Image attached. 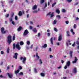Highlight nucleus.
<instances>
[{
  "mask_svg": "<svg viewBox=\"0 0 79 79\" xmlns=\"http://www.w3.org/2000/svg\"><path fill=\"white\" fill-rule=\"evenodd\" d=\"M15 19L16 21H17L18 20V16H15Z\"/></svg>",
  "mask_w": 79,
  "mask_h": 79,
  "instance_id": "nucleus-37",
  "label": "nucleus"
},
{
  "mask_svg": "<svg viewBox=\"0 0 79 79\" xmlns=\"http://www.w3.org/2000/svg\"><path fill=\"white\" fill-rule=\"evenodd\" d=\"M33 28V27L32 26L30 27V29H32Z\"/></svg>",
  "mask_w": 79,
  "mask_h": 79,
  "instance_id": "nucleus-62",
  "label": "nucleus"
},
{
  "mask_svg": "<svg viewBox=\"0 0 79 79\" xmlns=\"http://www.w3.org/2000/svg\"><path fill=\"white\" fill-rule=\"evenodd\" d=\"M19 75H23V73L21 72L20 73H19Z\"/></svg>",
  "mask_w": 79,
  "mask_h": 79,
  "instance_id": "nucleus-46",
  "label": "nucleus"
},
{
  "mask_svg": "<svg viewBox=\"0 0 79 79\" xmlns=\"http://www.w3.org/2000/svg\"><path fill=\"white\" fill-rule=\"evenodd\" d=\"M78 60V59L77 58L76 56L75 57L74 60L72 62V63L73 64H74V63H76L77 62V61Z\"/></svg>",
  "mask_w": 79,
  "mask_h": 79,
  "instance_id": "nucleus-6",
  "label": "nucleus"
},
{
  "mask_svg": "<svg viewBox=\"0 0 79 79\" xmlns=\"http://www.w3.org/2000/svg\"><path fill=\"white\" fill-rule=\"evenodd\" d=\"M65 23L66 24H69V22L68 21H66Z\"/></svg>",
  "mask_w": 79,
  "mask_h": 79,
  "instance_id": "nucleus-54",
  "label": "nucleus"
},
{
  "mask_svg": "<svg viewBox=\"0 0 79 79\" xmlns=\"http://www.w3.org/2000/svg\"><path fill=\"white\" fill-rule=\"evenodd\" d=\"M62 39L61 36V35H60L58 38V40L59 41H61Z\"/></svg>",
  "mask_w": 79,
  "mask_h": 79,
  "instance_id": "nucleus-16",
  "label": "nucleus"
},
{
  "mask_svg": "<svg viewBox=\"0 0 79 79\" xmlns=\"http://www.w3.org/2000/svg\"><path fill=\"white\" fill-rule=\"evenodd\" d=\"M30 41L28 40L27 42V44L28 45H30Z\"/></svg>",
  "mask_w": 79,
  "mask_h": 79,
  "instance_id": "nucleus-29",
  "label": "nucleus"
},
{
  "mask_svg": "<svg viewBox=\"0 0 79 79\" xmlns=\"http://www.w3.org/2000/svg\"><path fill=\"white\" fill-rule=\"evenodd\" d=\"M34 71L35 73H37V70L36 69H34Z\"/></svg>",
  "mask_w": 79,
  "mask_h": 79,
  "instance_id": "nucleus-53",
  "label": "nucleus"
},
{
  "mask_svg": "<svg viewBox=\"0 0 79 79\" xmlns=\"http://www.w3.org/2000/svg\"><path fill=\"white\" fill-rule=\"evenodd\" d=\"M54 12H52V13L51 14V18H52V17H53L54 16Z\"/></svg>",
  "mask_w": 79,
  "mask_h": 79,
  "instance_id": "nucleus-31",
  "label": "nucleus"
},
{
  "mask_svg": "<svg viewBox=\"0 0 79 79\" xmlns=\"http://www.w3.org/2000/svg\"><path fill=\"white\" fill-rule=\"evenodd\" d=\"M48 51L50 52H52V48H49L48 49Z\"/></svg>",
  "mask_w": 79,
  "mask_h": 79,
  "instance_id": "nucleus-45",
  "label": "nucleus"
},
{
  "mask_svg": "<svg viewBox=\"0 0 79 79\" xmlns=\"http://www.w3.org/2000/svg\"><path fill=\"white\" fill-rule=\"evenodd\" d=\"M68 2H69V3L70 2H71L72 1V0H66Z\"/></svg>",
  "mask_w": 79,
  "mask_h": 79,
  "instance_id": "nucleus-44",
  "label": "nucleus"
},
{
  "mask_svg": "<svg viewBox=\"0 0 79 79\" xmlns=\"http://www.w3.org/2000/svg\"><path fill=\"white\" fill-rule=\"evenodd\" d=\"M12 24H13V25H15V23L14 21H12V22H11Z\"/></svg>",
  "mask_w": 79,
  "mask_h": 79,
  "instance_id": "nucleus-36",
  "label": "nucleus"
},
{
  "mask_svg": "<svg viewBox=\"0 0 79 79\" xmlns=\"http://www.w3.org/2000/svg\"><path fill=\"white\" fill-rule=\"evenodd\" d=\"M36 57L38 59H39L40 57L38 56V53H36Z\"/></svg>",
  "mask_w": 79,
  "mask_h": 79,
  "instance_id": "nucleus-32",
  "label": "nucleus"
},
{
  "mask_svg": "<svg viewBox=\"0 0 79 79\" xmlns=\"http://www.w3.org/2000/svg\"><path fill=\"white\" fill-rule=\"evenodd\" d=\"M40 75L42 77H45V73H40Z\"/></svg>",
  "mask_w": 79,
  "mask_h": 79,
  "instance_id": "nucleus-20",
  "label": "nucleus"
},
{
  "mask_svg": "<svg viewBox=\"0 0 79 79\" xmlns=\"http://www.w3.org/2000/svg\"><path fill=\"white\" fill-rule=\"evenodd\" d=\"M16 38V37L15 36V35H14V36L12 38V40L14 41L15 40V39Z\"/></svg>",
  "mask_w": 79,
  "mask_h": 79,
  "instance_id": "nucleus-27",
  "label": "nucleus"
},
{
  "mask_svg": "<svg viewBox=\"0 0 79 79\" xmlns=\"http://www.w3.org/2000/svg\"><path fill=\"white\" fill-rule=\"evenodd\" d=\"M51 43L52 45H53V37L51 38L50 40Z\"/></svg>",
  "mask_w": 79,
  "mask_h": 79,
  "instance_id": "nucleus-18",
  "label": "nucleus"
},
{
  "mask_svg": "<svg viewBox=\"0 0 79 79\" xmlns=\"http://www.w3.org/2000/svg\"><path fill=\"white\" fill-rule=\"evenodd\" d=\"M20 60H23L22 62L23 64H25L26 63L25 62L26 61V57L23 58V57H20Z\"/></svg>",
  "mask_w": 79,
  "mask_h": 79,
  "instance_id": "nucleus-2",
  "label": "nucleus"
},
{
  "mask_svg": "<svg viewBox=\"0 0 79 79\" xmlns=\"http://www.w3.org/2000/svg\"><path fill=\"white\" fill-rule=\"evenodd\" d=\"M47 3L46 2L45 5V7H47Z\"/></svg>",
  "mask_w": 79,
  "mask_h": 79,
  "instance_id": "nucleus-59",
  "label": "nucleus"
},
{
  "mask_svg": "<svg viewBox=\"0 0 79 79\" xmlns=\"http://www.w3.org/2000/svg\"><path fill=\"white\" fill-rule=\"evenodd\" d=\"M7 42H8V45H10L12 42L11 40V36L10 35H8L7 38Z\"/></svg>",
  "mask_w": 79,
  "mask_h": 79,
  "instance_id": "nucleus-1",
  "label": "nucleus"
},
{
  "mask_svg": "<svg viewBox=\"0 0 79 79\" xmlns=\"http://www.w3.org/2000/svg\"><path fill=\"white\" fill-rule=\"evenodd\" d=\"M48 15H51V12L49 13L48 14Z\"/></svg>",
  "mask_w": 79,
  "mask_h": 79,
  "instance_id": "nucleus-63",
  "label": "nucleus"
},
{
  "mask_svg": "<svg viewBox=\"0 0 79 79\" xmlns=\"http://www.w3.org/2000/svg\"><path fill=\"white\" fill-rule=\"evenodd\" d=\"M37 8V5H35L32 8V10H36Z\"/></svg>",
  "mask_w": 79,
  "mask_h": 79,
  "instance_id": "nucleus-11",
  "label": "nucleus"
},
{
  "mask_svg": "<svg viewBox=\"0 0 79 79\" xmlns=\"http://www.w3.org/2000/svg\"><path fill=\"white\" fill-rule=\"evenodd\" d=\"M22 29V28L21 27H19L18 28L17 30L18 31H20L21 29Z\"/></svg>",
  "mask_w": 79,
  "mask_h": 79,
  "instance_id": "nucleus-26",
  "label": "nucleus"
},
{
  "mask_svg": "<svg viewBox=\"0 0 79 79\" xmlns=\"http://www.w3.org/2000/svg\"><path fill=\"white\" fill-rule=\"evenodd\" d=\"M54 30L56 32H58V29H56V28L55 27L54 28Z\"/></svg>",
  "mask_w": 79,
  "mask_h": 79,
  "instance_id": "nucleus-34",
  "label": "nucleus"
},
{
  "mask_svg": "<svg viewBox=\"0 0 79 79\" xmlns=\"http://www.w3.org/2000/svg\"><path fill=\"white\" fill-rule=\"evenodd\" d=\"M3 62H2L0 63V66L2 65L3 64Z\"/></svg>",
  "mask_w": 79,
  "mask_h": 79,
  "instance_id": "nucleus-61",
  "label": "nucleus"
},
{
  "mask_svg": "<svg viewBox=\"0 0 79 79\" xmlns=\"http://www.w3.org/2000/svg\"><path fill=\"white\" fill-rule=\"evenodd\" d=\"M70 66V61H68L66 63V65L64 67V69H66L67 68V67H69Z\"/></svg>",
  "mask_w": 79,
  "mask_h": 79,
  "instance_id": "nucleus-3",
  "label": "nucleus"
},
{
  "mask_svg": "<svg viewBox=\"0 0 79 79\" xmlns=\"http://www.w3.org/2000/svg\"><path fill=\"white\" fill-rule=\"evenodd\" d=\"M56 2H54V3H53L52 4V7H53V6H55V5H56Z\"/></svg>",
  "mask_w": 79,
  "mask_h": 79,
  "instance_id": "nucleus-42",
  "label": "nucleus"
},
{
  "mask_svg": "<svg viewBox=\"0 0 79 79\" xmlns=\"http://www.w3.org/2000/svg\"><path fill=\"white\" fill-rule=\"evenodd\" d=\"M34 47V44H32L30 47V48L31 49H32L33 48V47Z\"/></svg>",
  "mask_w": 79,
  "mask_h": 79,
  "instance_id": "nucleus-40",
  "label": "nucleus"
},
{
  "mask_svg": "<svg viewBox=\"0 0 79 79\" xmlns=\"http://www.w3.org/2000/svg\"><path fill=\"white\" fill-rule=\"evenodd\" d=\"M20 70L19 69L17 70V71H15V74H18Z\"/></svg>",
  "mask_w": 79,
  "mask_h": 79,
  "instance_id": "nucleus-23",
  "label": "nucleus"
},
{
  "mask_svg": "<svg viewBox=\"0 0 79 79\" xmlns=\"http://www.w3.org/2000/svg\"><path fill=\"white\" fill-rule=\"evenodd\" d=\"M19 44L20 45H24V42L23 41H20Z\"/></svg>",
  "mask_w": 79,
  "mask_h": 79,
  "instance_id": "nucleus-25",
  "label": "nucleus"
},
{
  "mask_svg": "<svg viewBox=\"0 0 79 79\" xmlns=\"http://www.w3.org/2000/svg\"><path fill=\"white\" fill-rule=\"evenodd\" d=\"M66 12V10L64 9H63L62 10V13H65Z\"/></svg>",
  "mask_w": 79,
  "mask_h": 79,
  "instance_id": "nucleus-38",
  "label": "nucleus"
},
{
  "mask_svg": "<svg viewBox=\"0 0 79 79\" xmlns=\"http://www.w3.org/2000/svg\"><path fill=\"white\" fill-rule=\"evenodd\" d=\"M56 17L59 18V19H60V18H61V16H60V15H56Z\"/></svg>",
  "mask_w": 79,
  "mask_h": 79,
  "instance_id": "nucleus-39",
  "label": "nucleus"
},
{
  "mask_svg": "<svg viewBox=\"0 0 79 79\" xmlns=\"http://www.w3.org/2000/svg\"><path fill=\"white\" fill-rule=\"evenodd\" d=\"M10 66H8L7 67V69H10Z\"/></svg>",
  "mask_w": 79,
  "mask_h": 79,
  "instance_id": "nucleus-47",
  "label": "nucleus"
},
{
  "mask_svg": "<svg viewBox=\"0 0 79 79\" xmlns=\"http://www.w3.org/2000/svg\"><path fill=\"white\" fill-rule=\"evenodd\" d=\"M16 47L17 48V49H18L19 50L21 49V47L19 45V42H18L15 45Z\"/></svg>",
  "mask_w": 79,
  "mask_h": 79,
  "instance_id": "nucleus-4",
  "label": "nucleus"
},
{
  "mask_svg": "<svg viewBox=\"0 0 79 79\" xmlns=\"http://www.w3.org/2000/svg\"><path fill=\"white\" fill-rule=\"evenodd\" d=\"M76 44H77V45H79V41H77L76 42Z\"/></svg>",
  "mask_w": 79,
  "mask_h": 79,
  "instance_id": "nucleus-58",
  "label": "nucleus"
},
{
  "mask_svg": "<svg viewBox=\"0 0 79 79\" xmlns=\"http://www.w3.org/2000/svg\"><path fill=\"white\" fill-rule=\"evenodd\" d=\"M39 62L40 64H42V63H43V62L42 61V60L41 59H39Z\"/></svg>",
  "mask_w": 79,
  "mask_h": 79,
  "instance_id": "nucleus-12",
  "label": "nucleus"
},
{
  "mask_svg": "<svg viewBox=\"0 0 79 79\" xmlns=\"http://www.w3.org/2000/svg\"><path fill=\"white\" fill-rule=\"evenodd\" d=\"M9 19V21L10 22H11L12 21H13V18L12 17H10Z\"/></svg>",
  "mask_w": 79,
  "mask_h": 79,
  "instance_id": "nucleus-21",
  "label": "nucleus"
},
{
  "mask_svg": "<svg viewBox=\"0 0 79 79\" xmlns=\"http://www.w3.org/2000/svg\"><path fill=\"white\" fill-rule=\"evenodd\" d=\"M47 47V44H44V46H42V48H46Z\"/></svg>",
  "mask_w": 79,
  "mask_h": 79,
  "instance_id": "nucleus-19",
  "label": "nucleus"
},
{
  "mask_svg": "<svg viewBox=\"0 0 79 79\" xmlns=\"http://www.w3.org/2000/svg\"><path fill=\"white\" fill-rule=\"evenodd\" d=\"M13 1H9V3H13Z\"/></svg>",
  "mask_w": 79,
  "mask_h": 79,
  "instance_id": "nucleus-56",
  "label": "nucleus"
},
{
  "mask_svg": "<svg viewBox=\"0 0 79 79\" xmlns=\"http://www.w3.org/2000/svg\"><path fill=\"white\" fill-rule=\"evenodd\" d=\"M9 16V14H7L6 15V18H8Z\"/></svg>",
  "mask_w": 79,
  "mask_h": 79,
  "instance_id": "nucleus-51",
  "label": "nucleus"
},
{
  "mask_svg": "<svg viewBox=\"0 0 79 79\" xmlns=\"http://www.w3.org/2000/svg\"><path fill=\"white\" fill-rule=\"evenodd\" d=\"M71 45V43H70V41L69 40H68L67 42V45Z\"/></svg>",
  "mask_w": 79,
  "mask_h": 79,
  "instance_id": "nucleus-14",
  "label": "nucleus"
},
{
  "mask_svg": "<svg viewBox=\"0 0 79 79\" xmlns=\"http://www.w3.org/2000/svg\"><path fill=\"white\" fill-rule=\"evenodd\" d=\"M73 72L74 74H76L77 72V68L76 67H74L73 69Z\"/></svg>",
  "mask_w": 79,
  "mask_h": 79,
  "instance_id": "nucleus-8",
  "label": "nucleus"
},
{
  "mask_svg": "<svg viewBox=\"0 0 79 79\" xmlns=\"http://www.w3.org/2000/svg\"><path fill=\"white\" fill-rule=\"evenodd\" d=\"M30 23L31 24H33V22L32 21H30Z\"/></svg>",
  "mask_w": 79,
  "mask_h": 79,
  "instance_id": "nucleus-64",
  "label": "nucleus"
},
{
  "mask_svg": "<svg viewBox=\"0 0 79 79\" xmlns=\"http://www.w3.org/2000/svg\"><path fill=\"white\" fill-rule=\"evenodd\" d=\"M1 31L2 34H5V33H6V31H4V28L3 27L1 28Z\"/></svg>",
  "mask_w": 79,
  "mask_h": 79,
  "instance_id": "nucleus-10",
  "label": "nucleus"
},
{
  "mask_svg": "<svg viewBox=\"0 0 79 79\" xmlns=\"http://www.w3.org/2000/svg\"><path fill=\"white\" fill-rule=\"evenodd\" d=\"M9 52H10V49L9 48H8L7 49V52L8 53H9Z\"/></svg>",
  "mask_w": 79,
  "mask_h": 79,
  "instance_id": "nucleus-43",
  "label": "nucleus"
},
{
  "mask_svg": "<svg viewBox=\"0 0 79 79\" xmlns=\"http://www.w3.org/2000/svg\"><path fill=\"white\" fill-rule=\"evenodd\" d=\"M57 22V20H56V19L54 20L53 22V24H56Z\"/></svg>",
  "mask_w": 79,
  "mask_h": 79,
  "instance_id": "nucleus-30",
  "label": "nucleus"
},
{
  "mask_svg": "<svg viewBox=\"0 0 79 79\" xmlns=\"http://www.w3.org/2000/svg\"><path fill=\"white\" fill-rule=\"evenodd\" d=\"M13 16H14V13H12L11 15V18H13Z\"/></svg>",
  "mask_w": 79,
  "mask_h": 79,
  "instance_id": "nucleus-55",
  "label": "nucleus"
},
{
  "mask_svg": "<svg viewBox=\"0 0 79 79\" xmlns=\"http://www.w3.org/2000/svg\"><path fill=\"white\" fill-rule=\"evenodd\" d=\"M66 33H67V36H70V35H69V31H67Z\"/></svg>",
  "mask_w": 79,
  "mask_h": 79,
  "instance_id": "nucleus-33",
  "label": "nucleus"
},
{
  "mask_svg": "<svg viewBox=\"0 0 79 79\" xmlns=\"http://www.w3.org/2000/svg\"><path fill=\"white\" fill-rule=\"evenodd\" d=\"M1 53L2 54V55H3V54H4V52H3V51H2L1 52Z\"/></svg>",
  "mask_w": 79,
  "mask_h": 79,
  "instance_id": "nucleus-52",
  "label": "nucleus"
},
{
  "mask_svg": "<svg viewBox=\"0 0 79 79\" xmlns=\"http://www.w3.org/2000/svg\"><path fill=\"white\" fill-rule=\"evenodd\" d=\"M70 31H71V32H72V34L73 35H74V34H75V33H74V32L73 29H71Z\"/></svg>",
  "mask_w": 79,
  "mask_h": 79,
  "instance_id": "nucleus-24",
  "label": "nucleus"
},
{
  "mask_svg": "<svg viewBox=\"0 0 79 79\" xmlns=\"http://www.w3.org/2000/svg\"><path fill=\"white\" fill-rule=\"evenodd\" d=\"M73 51H70V52L69 54L70 55V57L71 58H72V53H73Z\"/></svg>",
  "mask_w": 79,
  "mask_h": 79,
  "instance_id": "nucleus-15",
  "label": "nucleus"
},
{
  "mask_svg": "<svg viewBox=\"0 0 79 79\" xmlns=\"http://www.w3.org/2000/svg\"><path fill=\"white\" fill-rule=\"evenodd\" d=\"M56 44L57 45H58V46H59V45H60V43H57Z\"/></svg>",
  "mask_w": 79,
  "mask_h": 79,
  "instance_id": "nucleus-57",
  "label": "nucleus"
},
{
  "mask_svg": "<svg viewBox=\"0 0 79 79\" xmlns=\"http://www.w3.org/2000/svg\"><path fill=\"white\" fill-rule=\"evenodd\" d=\"M76 27H77L76 24H74V28H76Z\"/></svg>",
  "mask_w": 79,
  "mask_h": 79,
  "instance_id": "nucleus-50",
  "label": "nucleus"
},
{
  "mask_svg": "<svg viewBox=\"0 0 79 79\" xmlns=\"http://www.w3.org/2000/svg\"><path fill=\"white\" fill-rule=\"evenodd\" d=\"M34 51H37L38 49V47H36V48H33Z\"/></svg>",
  "mask_w": 79,
  "mask_h": 79,
  "instance_id": "nucleus-28",
  "label": "nucleus"
},
{
  "mask_svg": "<svg viewBox=\"0 0 79 79\" xmlns=\"http://www.w3.org/2000/svg\"><path fill=\"white\" fill-rule=\"evenodd\" d=\"M18 53H15L14 54V56L13 58H15L16 60L18 58Z\"/></svg>",
  "mask_w": 79,
  "mask_h": 79,
  "instance_id": "nucleus-7",
  "label": "nucleus"
},
{
  "mask_svg": "<svg viewBox=\"0 0 79 79\" xmlns=\"http://www.w3.org/2000/svg\"><path fill=\"white\" fill-rule=\"evenodd\" d=\"M7 75H8L10 78H12V77H13V75L11 73H7Z\"/></svg>",
  "mask_w": 79,
  "mask_h": 79,
  "instance_id": "nucleus-9",
  "label": "nucleus"
},
{
  "mask_svg": "<svg viewBox=\"0 0 79 79\" xmlns=\"http://www.w3.org/2000/svg\"><path fill=\"white\" fill-rule=\"evenodd\" d=\"M50 33H48L47 34V35H48V37H49V36H50Z\"/></svg>",
  "mask_w": 79,
  "mask_h": 79,
  "instance_id": "nucleus-48",
  "label": "nucleus"
},
{
  "mask_svg": "<svg viewBox=\"0 0 79 79\" xmlns=\"http://www.w3.org/2000/svg\"><path fill=\"white\" fill-rule=\"evenodd\" d=\"M28 34H29V31H28L27 30H26L24 32L23 35L24 36H26V35H27Z\"/></svg>",
  "mask_w": 79,
  "mask_h": 79,
  "instance_id": "nucleus-5",
  "label": "nucleus"
},
{
  "mask_svg": "<svg viewBox=\"0 0 79 79\" xmlns=\"http://www.w3.org/2000/svg\"><path fill=\"white\" fill-rule=\"evenodd\" d=\"M44 2V0H41L40 3L41 4H42V3H43Z\"/></svg>",
  "mask_w": 79,
  "mask_h": 79,
  "instance_id": "nucleus-35",
  "label": "nucleus"
},
{
  "mask_svg": "<svg viewBox=\"0 0 79 79\" xmlns=\"http://www.w3.org/2000/svg\"><path fill=\"white\" fill-rule=\"evenodd\" d=\"M79 20V19L78 17H77L76 18V21H78V20Z\"/></svg>",
  "mask_w": 79,
  "mask_h": 79,
  "instance_id": "nucleus-60",
  "label": "nucleus"
},
{
  "mask_svg": "<svg viewBox=\"0 0 79 79\" xmlns=\"http://www.w3.org/2000/svg\"><path fill=\"white\" fill-rule=\"evenodd\" d=\"M32 31L36 33L37 32V30L36 29V28H34L33 29H32Z\"/></svg>",
  "mask_w": 79,
  "mask_h": 79,
  "instance_id": "nucleus-13",
  "label": "nucleus"
},
{
  "mask_svg": "<svg viewBox=\"0 0 79 79\" xmlns=\"http://www.w3.org/2000/svg\"><path fill=\"white\" fill-rule=\"evenodd\" d=\"M76 42H74V43L72 45V46L73 47H74L75 45H76Z\"/></svg>",
  "mask_w": 79,
  "mask_h": 79,
  "instance_id": "nucleus-41",
  "label": "nucleus"
},
{
  "mask_svg": "<svg viewBox=\"0 0 79 79\" xmlns=\"http://www.w3.org/2000/svg\"><path fill=\"white\" fill-rule=\"evenodd\" d=\"M56 12L57 13H58V14H60V10L59 9H57L56 10Z\"/></svg>",
  "mask_w": 79,
  "mask_h": 79,
  "instance_id": "nucleus-17",
  "label": "nucleus"
},
{
  "mask_svg": "<svg viewBox=\"0 0 79 79\" xmlns=\"http://www.w3.org/2000/svg\"><path fill=\"white\" fill-rule=\"evenodd\" d=\"M22 12L21 11H19V15L21 16H22Z\"/></svg>",
  "mask_w": 79,
  "mask_h": 79,
  "instance_id": "nucleus-22",
  "label": "nucleus"
},
{
  "mask_svg": "<svg viewBox=\"0 0 79 79\" xmlns=\"http://www.w3.org/2000/svg\"><path fill=\"white\" fill-rule=\"evenodd\" d=\"M32 12L33 13H37L38 11H37V10H36L35 11H33Z\"/></svg>",
  "mask_w": 79,
  "mask_h": 79,
  "instance_id": "nucleus-49",
  "label": "nucleus"
}]
</instances>
